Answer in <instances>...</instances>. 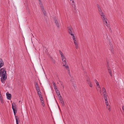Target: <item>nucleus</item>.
<instances>
[{"instance_id": "obj_28", "label": "nucleus", "mask_w": 124, "mask_h": 124, "mask_svg": "<svg viewBox=\"0 0 124 124\" xmlns=\"http://www.w3.org/2000/svg\"><path fill=\"white\" fill-rule=\"evenodd\" d=\"M60 53V54L61 57H62V56H64V55L63 54L62 52L60 50H59Z\"/></svg>"}, {"instance_id": "obj_32", "label": "nucleus", "mask_w": 124, "mask_h": 124, "mask_svg": "<svg viewBox=\"0 0 124 124\" xmlns=\"http://www.w3.org/2000/svg\"><path fill=\"white\" fill-rule=\"evenodd\" d=\"M97 6L98 9L101 8L100 7V6H99V5L98 4L97 5Z\"/></svg>"}, {"instance_id": "obj_6", "label": "nucleus", "mask_w": 124, "mask_h": 124, "mask_svg": "<svg viewBox=\"0 0 124 124\" xmlns=\"http://www.w3.org/2000/svg\"><path fill=\"white\" fill-rule=\"evenodd\" d=\"M2 77L1 78V82L3 83H5V80L7 79V76H2Z\"/></svg>"}, {"instance_id": "obj_10", "label": "nucleus", "mask_w": 124, "mask_h": 124, "mask_svg": "<svg viewBox=\"0 0 124 124\" xmlns=\"http://www.w3.org/2000/svg\"><path fill=\"white\" fill-rule=\"evenodd\" d=\"M35 85L37 91L40 90L38 84L36 82L35 83Z\"/></svg>"}, {"instance_id": "obj_20", "label": "nucleus", "mask_w": 124, "mask_h": 124, "mask_svg": "<svg viewBox=\"0 0 124 124\" xmlns=\"http://www.w3.org/2000/svg\"><path fill=\"white\" fill-rule=\"evenodd\" d=\"M71 35L73 36L72 39H73V41L74 40H76L75 39L76 38H75V35L74 34H71Z\"/></svg>"}, {"instance_id": "obj_34", "label": "nucleus", "mask_w": 124, "mask_h": 124, "mask_svg": "<svg viewBox=\"0 0 124 124\" xmlns=\"http://www.w3.org/2000/svg\"><path fill=\"white\" fill-rule=\"evenodd\" d=\"M96 84V85H97V86H99V84L98 82H97Z\"/></svg>"}, {"instance_id": "obj_26", "label": "nucleus", "mask_w": 124, "mask_h": 124, "mask_svg": "<svg viewBox=\"0 0 124 124\" xmlns=\"http://www.w3.org/2000/svg\"><path fill=\"white\" fill-rule=\"evenodd\" d=\"M104 23L105 25H106V26H107L108 27L109 25L108 24V23L107 21H106V22L105 23Z\"/></svg>"}, {"instance_id": "obj_44", "label": "nucleus", "mask_w": 124, "mask_h": 124, "mask_svg": "<svg viewBox=\"0 0 124 124\" xmlns=\"http://www.w3.org/2000/svg\"><path fill=\"white\" fill-rule=\"evenodd\" d=\"M2 97V95L1 94V93H0V97Z\"/></svg>"}, {"instance_id": "obj_30", "label": "nucleus", "mask_w": 124, "mask_h": 124, "mask_svg": "<svg viewBox=\"0 0 124 124\" xmlns=\"http://www.w3.org/2000/svg\"><path fill=\"white\" fill-rule=\"evenodd\" d=\"M41 102L42 103V105L43 106V107H44L45 106V104L44 103V101H41Z\"/></svg>"}, {"instance_id": "obj_43", "label": "nucleus", "mask_w": 124, "mask_h": 124, "mask_svg": "<svg viewBox=\"0 0 124 124\" xmlns=\"http://www.w3.org/2000/svg\"><path fill=\"white\" fill-rule=\"evenodd\" d=\"M75 5H74V9L75 10V9H76V8H75Z\"/></svg>"}, {"instance_id": "obj_2", "label": "nucleus", "mask_w": 124, "mask_h": 124, "mask_svg": "<svg viewBox=\"0 0 124 124\" xmlns=\"http://www.w3.org/2000/svg\"><path fill=\"white\" fill-rule=\"evenodd\" d=\"M12 106L14 115L15 116L17 112V108L16 105L15 103H14L12 104Z\"/></svg>"}, {"instance_id": "obj_29", "label": "nucleus", "mask_w": 124, "mask_h": 124, "mask_svg": "<svg viewBox=\"0 0 124 124\" xmlns=\"http://www.w3.org/2000/svg\"><path fill=\"white\" fill-rule=\"evenodd\" d=\"M40 98V100L41 101H43V98L42 97V96H40L39 97Z\"/></svg>"}, {"instance_id": "obj_47", "label": "nucleus", "mask_w": 124, "mask_h": 124, "mask_svg": "<svg viewBox=\"0 0 124 124\" xmlns=\"http://www.w3.org/2000/svg\"><path fill=\"white\" fill-rule=\"evenodd\" d=\"M1 67H0V68H1Z\"/></svg>"}, {"instance_id": "obj_5", "label": "nucleus", "mask_w": 124, "mask_h": 124, "mask_svg": "<svg viewBox=\"0 0 124 124\" xmlns=\"http://www.w3.org/2000/svg\"><path fill=\"white\" fill-rule=\"evenodd\" d=\"M86 81L87 82V83L89 85V86L91 87H93V85H92V82L90 81V80L89 78H87V79Z\"/></svg>"}, {"instance_id": "obj_22", "label": "nucleus", "mask_w": 124, "mask_h": 124, "mask_svg": "<svg viewBox=\"0 0 124 124\" xmlns=\"http://www.w3.org/2000/svg\"><path fill=\"white\" fill-rule=\"evenodd\" d=\"M102 20L103 21L104 23H105L106 22V21H107V19L106 17L104 18V19H102Z\"/></svg>"}, {"instance_id": "obj_11", "label": "nucleus", "mask_w": 124, "mask_h": 124, "mask_svg": "<svg viewBox=\"0 0 124 124\" xmlns=\"http://www.w3.org/2000/svg\"><path fill=\"white\" fill-rule=\"evenodd\" d=\"M108 72L111 76H112V71L110 68L108 66H107Z\"/></svg>"}, {"instance_id": "obj_13", "label": "nucleus", "mask_w": 124, "mask_h": 124, "mask_svg": "<svg viewBox=\"0 0 124 124\" xmlns=\"http://www.w3.org/2000/svg\"><path fill=\"white\" fill-rule=\"evenodd\" d=\"M15 116L16 119V124H18L19 122V118L17 116H16V115Z\"/></svg>"}, {"instance_id": "obj_23", "label": "nucleus", "mask_w": 124, "mask_h": 124, "mask_svg": "<svg viewBox=\"0 0 124 124\" xmlns=\"http://www.w3.org/2000/svg\"><path fill=\"white\" fill-rule=\"evenodd\" d=\"M65 66V68L67 69V70L69 72V66L67 65V64L66 66Z\"/></svg>"}, {"instance_id": "obj_38", "label": "nucleus", "mask_w": 124, "mask_h": 124, "mask_svg": "<svg viewBox=\"0 0 124 124\" xmlns=\"http://www.w3.org/2000/svg\"><path fill=\"white\" fill-rule=\"evenodd\" d=\"M39 4L42 3V2L41 0H39Z\"/></svg>"}, {"instance_id": "obj_42", "label": "nucleus", "mask_w": 124, "mask_h": 124, "mask_svg": "<svg viewBox=\"0 0 124 124\" xmlns=\"http://www.w3.org/2000/svg\"><path fill=\"white\" fill-rule=\"evenodd\" d=\"M70 1H72V2L73 3H74V1L73 0H70Z\"/></svg>"}, {"instance_id": "obj_18", "label": "nucleus", "mask_w": 124, "mask_h": 124, "mask_svg": "<svg viewBox=\"0 0 124 124\" xmlns=\"http://www.w3.org/2000/svg\"><path fill=\"white\" fill-rule=\"evenodd\" d=\"M53 85L54 87V88L55 90H57V88L56 87V85H55V84L54 82L53 83Z\"/></svg>"}, {"instance_id": "obj_36", "label": "nucleus", "mask_w": 124, "mask_h": 124, "mask_svg": "<svg viewBox=\"0 0 124 124\" xmlns=\"http://www.w3.org/2000/svg\"><path fill=\"white\" fill-rule=\"evenodd\" d=\"M57 95L59 97H59H60V96H61L60 94V93H59V94H58Z\"/></svg>"}, {"instance_id": "obj_21", "label": "nucleus", "mask_w": 124, "mask_h": 124, "mask_svg": "<svg viewBox=\"0 0 124 124\" xmlns=\"http://www.w3.org/2000/svg\"><path fill=\"white\" fill-rule=\"evenodd\" d=\"M62 63L64 66H66L67 64V63L66 61L62 62Z\"/></svg>"}, {"instance_id": "obj_41", "label": "nucleus", "mask_w": 124, "mask_h": 124, "mask_svg": "<svg viewBox=\"0 0 124 124\" xmlns=\"http://www.w3.org/2000/svg\"><path fill=\"white\" fill-rule=\"evenodd\" d=\"M122 108L123 109V110H124V106H123L122 107Z\"/></svg>"}, {"instance_id": "obj_24", "label": "nucleus", "mask_w": 124, "mask_h": 124, "mask_svg": "<svg viewBox=\"0 0 124 124\" xmlns=\"http://www.w3.org/2000/svg\"><path fill=\"white\" fill-rule=\"evenodd\" d=\"M55 91L57 95L59 94V93H60L59 91L57 89V90H55Z\"/></svg>"}, {"instance_id": "obj_31", "label": "nucleus", "mask_w": 124, "mask_h": 124, "mask_svg": "<svg viewBox=\"0 0 124 124\" xmlns=\"http://www.w3.org/2000/svg\"><path fill=\"white\" fill-rule=\"evenodd\" d=\"M39 5H40V7H41V9H42V8H43V5L42 4V3H41V4H40Z\"/></svg>"}, {"instance_id": "obj_17", "label": "nucleus", "mask_w": 124, "mask_h": 124, "mask_svg": "<svg viewBox=\"0 0 124 124\" xmlns=\"http://www.w3.org/2000/svg\"><path fill=\"white\" fill-rule=\"evenodd\" d=\"M37 92L38 94L39 95V97H40V96H42L41 95V93L40 90L37 91Z\"/></svg>"}, {"instance_id": "obj_14", "label": "nucleus", "mask_w": 124, "mask_h": 124, "mask_svg": "<svg viewBox=\"0 0 124 124\" xmlns=\"http://www.w3.org/2000/svg\"><path fill=\"white\" fill-rule=\"evenodd\" d=\"M54 23L56 26L59 28V25L58 21L57 20H54Z\"/></svg>"}, {"instance_id": "obj_25", "label": "nucleus", "mask_w": 124, "mask_h": 124, "mask_svg": "<svg viewBox=\"0 0 124 124\" xmlns=\"http://www.w3.org/2000/svg\"><path fill=\"white\" fill-rule=\"evenodd\" d=\"M0 101L1 103H3V101L2 97H0Z\"/></svg>"}, {"instance_id": "obj_33", "label": "nucleus", "mask_w": 124, "mask_h": 124, "mask_svg": "<svg viewBox=\"0 0 124 124\" xmlns=\"http://www.w3.org/2000/svg\"><path fill=\"white\" fill-rule=\"evenodd\" d=\"M62 62H64L66 61V59H62Z\"/></svg>"}, {"instance_id": "obj_45", "label": "nucleus", "mask_w": 124, "mask_h": 124, "mask_svg": "<svg viewBox=\"0 0 124 124\" xmlns=\"http://www.w3.org/2000/svg\"><path fill=\"white\" fill-rule=\"evenodd\" d=\"M100 89H99V88H98V91H101V90H100Z\"/></svg>"}, {"instance_id": "obj_19", "label": "nucleus", "mask_w": 124, "mask_h": 124, "mask_svg": "<svg viewBox=\"0 0 124 124\" xmlns=\"http://www.w3.org/2000/svg\"><path fill=\"white\" fill-rule=\"evenodd\" d=\"M41 10H42V11L43 12L44 14L45 15H46V11H45L44 10V8L42 7V9H41Z\"/></svg>"}, {"instance_id": "obj_12", "label": "nucleus", "mask_w": 124, "mask_h": 124, "mask_svg": "<svg viewBox=\"0 0 124 124\" xmlns=\"http://www.w3.org/2000/svg\"><path fill=\"white\" fill-rule=\"evenodd\" d=\"M4 65L3 62L1 59H0V67H1Z\"/></svg>"}, {"instance_id": "obj_16", "label": "nucleus", "mask_w": 124, "mask_h": 124, "mask_svg": "<svg viewBox=\"0 0 124 124\" xmlns=\"http://www.w3.org/2000/svg\"><path fill=\"white\" fill-rule=\"evenodd\" d=\"M102 92L103 95H105V94H106V90L104 87L102 88Z\"/></svg>"}, {"instance_id": "obj_35", "label": "nucleus", "mask_w": 124, "mask_h": 124, "mask_svg": "<svg viewBox=\"0 0 124 124\" xmlns=\"http://www.w3.org/2000/svg\"><path fill=\"white\" fill-rule=\"evenodd\" d=\"M98 86V88H99V89H100V90H101V88L100 87V86L99 85L98 86Z\"/></svg>"}, {"instance_id": "obj_15", "label": "nucleus", "mask_w": 124, "mask_h": 124, "mask_svg": "<svg viewBox=\"0 0 124 124\" xmlns=\"http://www.w3.org/2000/svg\"><path fill=\"white\" fill-rule=\"evenodd\" d=\"M73 41L76 48L77 49L78 48V45L76 40H74Z\"/></svg>"}, {"instance_id": "obj_7", "label": "nucleus", "mask_w": 124, "mask_h": 124, "mask_svg": "<svg viewBox=\"0 0 124 124\" xmlns=\"http://www.w3.org/2000/svg\"><path fill=\"white\" fill-rule=\"evenodd\" d=\"M8 93L7 92L6 93V95L7 98L8 99L10 100L11 99V95L10 94Z\"/></svg>"}, {"instance_id": "obj_40", "label": "nucleus", "mask_w": 124, "mask_h": 124, "mask_svg": "<svg viewBox=\"0 0 124 124\" xmlns=\"http://www.w3.org/2000/svg\"><path fill=\"white\" fill-rule=\"evenodd\" d=\"M62 86L63 87V89L64 88V86L63 85H62Z\"/></svg>"}, {"instance_id": "obj_3", "label": "nucleus", "mask_w": 124, "mask_h": 124, "mask_svg": "<svg viewBox=\"0 0 124 124\" xmlns=\"http://www.w3.org/2000/svg\"><path fill=\"white\" fill-rule=\"evenodd\" d=\"M0 75L2 76H7L6 69L5 68H1L0 70Z\"/></svg>"}, {"instance_id": "obj_27", "label": "nucleus", "mask_w": 124, "mask_h": 124, "mask_svg": "<svg viewBox=\"0 0 124 124\" xmlns=\"http://www.w3.org/2000/svg\"><path fill=\"white\" fill-rule=\"evenodd\" d=\"M98 11H99V14L101 13V12H102V10L101 8H99L98 9Z\"/></svg>"}, {"instance_id": "obj_46", "label": "nucleus", "mask_w": 124, "mask_h": 124, "mask_svg": "<svg viewBox=\"0 0 124 124\" xmlns=\"http://www.w3.org/2000/svg\"><path fill=\"white\" fill-rule=\"evenodd\" d=\"M61 85H62V83H61Z\"/></svg>"}, {"instance_id": "obj_39", "label": "nucleus", "mask_w": 124, "mask_h": 124, "mask_svg": "<svg viewBox=\"0 0 124 124\" xmlns=\"http://www.w3.org/2000/svg\"><path fill=\"white\" fill-rule=\"evenodd\" d=\"M94 81L96 83L97 82H98V81H97L96 79H95L94 80Z\"/></svg>"}, {"instance_id": "obj_8", "label": "nucleus", "mask_w": 124, "mask_h": 124, "mask_svg": "<svg viewBox=\"0 0 124 124\" xmlns=\"http://www.w3.org/2000/svg\"><path fill=\"white\" fill-rule=\"evenodd\" d=\"M101 16V19H104L105 18H106V16L105 15L104 13H103V12H101V13L99 14Z\"/></svg>"}, {"instance_id": "obj_1", "label": "nucleus", "mask_w": 124, "mask_h": 124, "mask_svg": "<svg viewBox=\"0 0 124 124\" xmlns=\"http://www.w3.org/2000/svg\"><path fill=\"white\" fill-rule=\"evenodd\" d=\"M103 96H104V98L105 99V101L106 105H107V108H108V110L110 111V107L109 105H108V96L105 94V95H103Z\"/></svg>"}, {"instance_id": "obj_9", "label": "nucleus", "mask_w": 124, "mask_h": 124, "mask_svg": "<svg viewBox=\"0 0 124 124\" xmlns=\"http://www.w3.org/2000/svg\"><path fill=\"white\" fill-rule=\"evenodd\" d=\"M59 98L60 102L62 104V106H64V103L62 96L59 97Z\"/></svg>"}, {"instance_id": "obj_37", "label": "nucleus", "mask_w": 124, "mask_h": 124, "mask_svg": "<svg viewBox=\"0 0 124 124\" xmlns=\"http://www.w3.org/2000/svg\"><path fill=\"white\" fill-rule=\"evenodd\" d=\"M62 57V59H65V57L64 56H62V57Z\"/></svg>"}, {"instance_id": "obj_4", "label": "nucleus", "mask_w": 124, "mask_h": 124, "mask_svg": "<svg viewBox=\"0 0 124 124\" xmlns=\"http://www.w3.org/2000/svg\"><path fill=\"white\" fill-rule=\"evenodd\" d=\"M68 29L69 33L70 35H71V34H74V30L71 27H68Z\"/></svg>"}]
</instances>
